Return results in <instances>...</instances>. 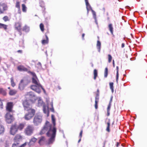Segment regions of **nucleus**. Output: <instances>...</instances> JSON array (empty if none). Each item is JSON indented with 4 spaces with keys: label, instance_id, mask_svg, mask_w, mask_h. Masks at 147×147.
Returning a JSON list of instances; mask_svg holds the SVG:
<instances>
[{
    "label": "nucleus",
    "instance_id": "1",
    "mask_svg": "<svg viewBox=\"0 0 147 147\" xmlns=\"http://www.w3.org/2000/svg\"><path fill=\"white\" fill-rule=\"evenodd\" d=\"M51 117L53 126L50 125L49 122H47L40 132V134H42L45 133L47 130H48L47 133V135L50 137L49 140V144L52 143L54 141L56 131V128L55 127V121L54 116L52 115Z\"/></svg>",
    "mask_w": 147,
    "mask_h": 147
},
{
    "label": "nucleus",
    "instance_id": "2",
    "mask_svg": "<svg viewBox=\"0 0 147 147\" xmlns=\"http://www.w3.org/2000/svg\"><path fill=\"white\" fill-rule=\"evenodd\" d=\"M33 77L32 78V82L33 83L35 84V85H32L31 86V88L33 90L35 91L36 92L39 93L41 92V89L42 88L45 91V90L42 87L40 83L39 80L37 78L35 74L32 73Z\"/></svg>",
    "mask_w": 147,
    "mask_h": 147
},
{
    "label": "nucleus",
    "instance_id": "3",
    "mask_svg": "<svg viewBox=\"0 0 147 147\" xmlns=\"http://www.w3.org/2000/svg\"><path fill=\"white\" fill-rule=\"evenodd\" d=\"M29 82V80L26 78H23L20 81L19 84L18 88L20 90H23Z\"/></svg>",
    "mask_w": 147,
    "mask_h": 147
},
{
    "label": "nucleus",
    "instance_id": "4",
    "mask_svg": "<svg viewBox=\"0 0 147 147\" xmlns=\"http://www.w3.org/2000/svg\"><path fill=\"white\" fill-rule=\"evenodd\" d=\"M27 111L28 113L25 114L24 118L26 120H28L33 117L35 114V111L34 109H30Z\"/></svg>",
    "mask_w": 147,
    "mask_h": 147
},
{
    "label": "nucleus",
    "instance_id": "5",
    "mask_svg": "<svg viewBox=\"0 0 147 147\" xmlns=\"http://www.w3.org/2000/svg\"><path fill=\"white\" fill-rule=\"evenodd\" d=\"M42 120L41 115L40 113L36 114L34 119L33 122L34 125H37L41 122Z\"/></svg>",
    "mask_w": 147,
    "mask_h": 147
},
{
    "label": "nucleus",
    "instance_id": "6",
    "mask_svg": "<svg viewBox=\"0 0 147 147\" xmlns=\"http://www.w3.org/2000/svg\"><path fill=\"white\" fill-rule=\"evenodd\" d=\"M34 129V127L32 125H28L25 129L24 133L26 135L30 136L33 134Z\"/></svg>",
    "mask_w": 147,
    "mask_h": 147
},
{
    "label": "nucleus",
    "instance_id": "7",
    "mask_svg": "<svg viewBox=\"0 0 147 147\" xmlns=\"http://www.w3.org/2000/svg\"><path fill=\"white\" fill-rule=\"evenodd\" d=\"M11 113H7L5 115L6 121L8 123H11L14 119V118Z\"/></svg>",
    "mask_w": 147,
    "mask_h": 147
},
{
    "label": "nucleus",
    "instance_id": "8",
    "mask_svg": "<svg viewBox=\"0 0 147 147\" xmlns=\"http://www.w3.org/2000/svg\"><path fill=\"white\" fill-rule=\"evenodd\" d=\"M23 105L25 110L27 111L30 109H32L31 105H30L28 101L27 100H24L23 102Z\"/></svg>",
    "mask_w": 147,
    "mask_h": 147
},
{
    "label": "nucleus",
    "instance_id": "9",
    "mask_svg": "<svg viewBox=\"0 0 147 147\" xmlns=\"http://www.w3.org/2000/svg\"><path fill=\"white\" fill-rule=\"evenodd\" d=\"M7 6L4 3L0 2V13H3L4 11L7 10Z\"/></svg>",
    "mask_w": 147,
    "mask_h": 147
},
{
    "label": "nucleus",
    "instance_id": "10",
    "mask_svg": "<svg viewBox=\"0 0 147 147\" xmlns=\"http://www.w3.org/2000/svg\"><path fill=\"white\" fill-rule=\"evenodd\" d=\"M13 104L11 102H9L7 103L6 107V110L8 111L7 113H13L14 111L12 110Z\"/></svg>",
    "mask_w": 147,
    "mask_h": 147
},
{
    "label": "nucleus",
    "instance_id": "11",
    "mask_svg": "<svg viewBox=\"0 0 147 147\" xmlns=\"http://www.w3.org/2000/svg\"><path fill=\"white\" fill-rule=\"evenodd\" d=\"M17 127L16 125H13L11 126L10 130V133L11 134L14 135L17 132Z\"/></svg>",
    "mask_w": 147,
    "mask_h": 147
},
{
    "label": "nucleus",
    "instance_id": "12",
    "mask_svg": "<svg viewBox=\"0 0 147 147\" xmlns=\"http://www.w3.org/2000/svg\"><path fill=\"white\" fill-rule=\"evenodd\" d=\"M48 106L46 107L45 106H43V111L45 113L47 114V116L48 117L49 116V111L48 106H49L48 103H47Z\"/></svg>",
    "mask_w": 147,
    "mask_h": 147
},
{
    "label": "nucleus",
    "instance_id": "13",
    "mask_svg": "<svg viewBox=\"0 0 147 147\" xmlns=\"http://www.w3.org/2000/svg\"><path fill=\"white\" fill-rule=\"evenodd\" d=\"M85 1L86 9L87 10V14H88L89 12V11L90 10H91V9H92L91 7V6L88 2V0H85Z\"/></svg>",
    "mask_w": 147,
    "mask_h": 147
},
{
    "label": "nucleus",
    "instance_id": "14",
    "mask_svg": "<svg viewBox=\"0 0 147 147\" xmlns=\"http://www.w3.org/2000/svg\"><path fill=\"white\" fill-rule=\"evenodd\" d=\"M18 69L20 71H27L28 69L23 65L18 66L17 67Z\"/></svg>",
    "mask_w": 147,
    "mask_h": 147
},
{
    "label": "nucleus",
    "instance_id": "15",
    "mask_svg": "<svg viewBox=\"0 0 147 147\" xmlns=\"http://www.w3.org/2000/svg\"><path fill=\"white\" fill-rule=\"evenodd\" d=\"M26 145V143L25 142L19 147L18 146V143L16 144L14 143L12 145V147H24Z\"/></svg>",
    "mask_w": 147,
    "mask_h": 147
},
{
    "label": "nucleus",
    "instance_id": "16",
    "mask_svg": "<svg viewBox=\"0 0 147 147\" xmlns=\"http://www.w3.org/2000/svg\"><path fill=\"white\" fill-rule=\"evenodd\" d=\"M37 139L33 137L30 140L29 143V145H31L34 144L36 141Z\"/></svg>",
    "mask_w": 147,
    "mask_h": 147
},
{
    "label": "nucleus",
    "instance_id": "17",
    "mask_svg": "<svg viewBox=\"0 0 147 147\" xmlns=\"http://www.w3.org/2000/svg\"><path fill=\"white\" fill-rule=\"evenodd\" d=\"M17 91L15 90H11L9 92V94L11 96L15 95L17 93Z\"/></svg>",
    "mask_w": 147,
    "mask_h": 147
},
{
    "label": "nucleus",
    "instance_id": "18",
    "mask_svg": "<svg viewBox=\"0 0 147 147\" xmlns=\"http://www.w3.org/2000/svg\"><path fill=\"white\" fill-rule=\"evenodd\" d=\"M43 104V102L40 98H39L37 101V106L38 107L41 106Z\"/></svg>",
    "mask_w": 147,
    "mask_h": 147
},
{
    "label": "nucleus",
    "instance_id": "19",
    "mask_svg": "<svg viewBox=\"0 0 147 147\" xmlns=\"http://www.w3.org/2000/svg\"><path fill=\"white\" fill-rule=\"evenodd\" d=\"M16 28L18 30H19L21 29V24L20 22H18L16 24Z\"/></svg>",
    "mask_w": 147,
    "mask_h": 147
},
{
    "label": "nucleus",
    "instance_id": "20",
    "mask_svg": "<svg viewBox=\"0 0 147 147\" xmlns=\"http://www.w3.org/2000/svg\"><path fill=\"white\" fill-rule=\"evenodd\" d=\"M91 11L92 12L93 17L95 20V22L96 24H98V22L96 20V13L95 11H94L93 10L91 9Z\"/></svg>",
    "mask_w": 147,
    "mask_h": 147
},
{
    "label": "nucleus",
    "instance_id": "21",
    "mask_svg": "<svg viewBox=\"0 0 147 147\" xmlns=\"http://www.w3.org/2000/svg\"><path fill=\"white\" fill-rule=\"evenodd\" d=\"M22 138V136L20 135H17L14 138V140L16 141H18L19 140L21 139Z\"/></svg>",
    "mask_w": 147,
    "mask_h": 147
},
{
    "label": "nucleus",
    "instance_id": "22",
    "mask_svg": "<svg viewBox=\"0 0 147 147\" xmlns=\"http://www.w3.org/2000/svg\"><path fill=\"white\" fill-rule=\"evenodd\" d=\"M109 30L110 31L111 34H113V27L112 24H109L108 26Z\"/></svg>",
    "mask_w": 147,
    "mask_h": 147
},
{
    "label": "nucleus",
    "instance_id": "23",
    "mask_svg": "<svg viewBox=\"0 0 147 147\" xmlns=\"http://www.w3.org/2000/svg\"><path fill=\"white\" fill-rule=\"evenodd\" d=\"M24 124L23 123L20 124L17 127L18 129L22 130L24 127Z\"/></svg>",
    "mask_w": 147,
    "mask_h": 147
},
{
    "label": "nucleus",
    "instance_id": "24",
    "mask_svg": "<svg viewBox=\"0 0 147 147\" xmlns=\"http://www.w3.org/2000/svg\"><path fill=\"white\" fill-rule=\"evenodd\" d=\"M96 45H97V48L98 49V51L99 52H100V51L101 43H100V42L99 40L97 41Z\"/></svg>",
    "mask_w": 147,
    "mask_h": 147
},
{
    "label": "nucleus",
    "instance_id": "25",
    "mask_svg": "<svg viewBox=\"0 0 147 147\" xmlns=\"http://www.w3.org/2000/svg\"><path fill=\"white\" fill-rule=\"evenodd\" d=\"M30 30L29 27L26 25H25L23 28V30L26 32H28Z\"/></svg>",
    "mask_w": 147,
    "mask_h": 147
},
{
    "label": "nucleus",
    "instance_id": "26",
    "mask_svg": "<svg viewBox=\"0 0 147 147\" xmlns=\"http://www.w3.org/2000/svg\"><path fill=\"white\" fill-rule=\"evenodd\" d=\"M10 80L11 85L13 87H14L16 85V84L14 82L13 78L11 77Z\"/></svg>",
    "mask_w": 147,
    "mask_h": 147
},
{
    "label": "nucleus",
    "instance_id": "27",
    "mask_svg": "<svg viewBox=\"0 0 147 147\" xmlns=\"http://www.w3.org/2000/svg\"><path fill=\"white\" fill-rule=\"evenodd\" d=\"M7 25L0 23V28H3L5 30L7 29Z\"/></svg>",
    "mask_w": 147,
    "mask_h": 147
},
{
    "label": "nucleus",
    "instance_id": "28",
    "mask_svg": "<svg viewBox=\"0 0 147 147\" xmlns=\"http://www.w3.org/2000/svg\"><path fill=\"white\" fill-rule=\"evenodd\" d=\"M22 10L23 12H26L27 10V7L24 4H22Z\"/></svg>",
    "mask_w": 147,
    "mask_h": 147
},
{
    "label": "nucleus",
    "instance_id": "29",
    "mask_svg": "<svg viewBox=\"0 0 147 147\" xmlns=\"http://www.w3.org/2000/svg\"><path fill=\"white\" fill-rule=\"evenodd\" d=\"M46 40H43L42 41V43L43 44H45L48 43V38L47 35H46Z\"/></svg>",
    "mask_w": 147,
    "mask_h": 147
},
{
    "label": "nucleus",
    "instance_id": "30",
    "mask_svg": "<svg viewBox=\"0 0 147 147\" xmlns=\"http://www.w3.org/2000/svg\"><path fill=\"white\" fill-rule=\"evenodd\" d=\"M94 80H95L96 79V77L97 76V71L96 69H95L94 71Z\"/></svg>",
    "mask_w": 147,
    "mask_h": 147
},
{
    "label": "nucleus",
    "instance_id": "31",
    "mask_svg": "<svg viewBox=\"0 0 147 147\" xmlns=\"http://www.w3.org/2000/svg\"><path fill=\"white\" fill-rule=\"evenodd\" d=\"M113 85V82H110L109 83L110 88L112 91V92H114Z\"/></svg>",
    "mask_w": 147,
    "mask_h": 147
},
{
    "label": "nucleus",
    "instance_id": "32",
    "mask_svg": "<svg viewBox=\"0 0 147 147\" xmlns=\"http://www.w3.org/2000/svg\"><path fill=\"white\" fill-rule=\"evenodd\" d=\"M4 130V129L2 125H0V135L3 133Z\"/></svg>",
    "mask_w": 147,
    "mask_h": 147
},
{
    "label": "nucleus",
    "instance_id": "33",
    "mask_svg": "<svg viewBox=\"0 0 147 147\" xmlns=\"http://www.w3.org/2000/svg\"><path fill=\"white\" fill-rule=\"evenodd\" d=\"M0 94H1L3 95L6 94L5 91L2 88H0Z\"/></svg>",
    "mask_w": 147,
    "mask_h": 147
},
{
    "label": "nucleus",
    "instance_id": "34",
    "mask_svg": "<svg viewBox=\"0 0 147 147\" xmlns=\"http://www.w3.org/2000/svg\"><path fill=\"white\" fill-rule=\"evenodd\" d=\"M116 69H117V75H116V81L117 82L119 78V74H118V71H119V67L118 66H117L116 67Z\"/></svg>",
    "mask_w": 147,
    "mask_h": 147
},
{
    "label": "nucleus",
    "instance_id": "35",
    "mask_svg": "<svg viewBox=\"0 0 147 147\" xmlns=\"http://www.w3.org/2000/svg\"><path fill=\"white\" fill-rule=\"evenodd\" d=\"M45 138L44 137H42L40 139L38 143L39 144L45 141Z\"/></svg>",
    "mask_w": 147,
    "mask_h": 147
},
{
    "label": "nucleus",
    "instance_id": "36",
    "mask_svg": "<svg viewBox=\"0 0 147 147\" xmlns=\"http://www.w3.org/2000/svg\"><path fill=\"white\" fill-rule=\"evenodd\" d=\"M108 74V69L107 68H106L105 69V72L104 73V76L105 78L107 77Z\"/></svg>",
    "mask_w": 147,
    "mask_h": 147
},
{
    "label": "nucleus",
    "instance_id": "37",
    "mask_svg": "<svg viewBox=\"0 0 147 147\" xmlns=\"http://www.w3.org/2000/svg\"><path fill=\"white\" fill-rule=\"evenodd\" d=\"M50 105L51 107V108H50V110L53 112H54V109L53 108V102H51L50 103Z\"/></svg>",
    "mask_w": 147,
    "mask_h": 147
},
{
    "label": "nucleus",
    "instance_id": "38",
    "mask_svg": "<svg viewBox=\"0 0 147 147\" xmlns=\"http://www.w3.org/2000/svg\"><path fill=\"white\" fill-rule=\"evenodd\" d=\"M37 67L38 68L40 69L42 68V65L41 63L38 62L36 65Z\"/></svg>",
    "mask_w": 147,
    "mask_h": 147
},
{
    "label": "nucleus",
    "instance_id": "39",
    "mask_svg": "<svg viewBox=\"0 0 147 147\" xmlns=\"http://www.w3.org/2000/svg\"><path fill=\"white\" fill-rule=\"evenodd\" d=\"M40 27L41 30L42 31H44V25L42 23L40 24Z\"/></svg>",
    "mask_w": 147,
    "mask_h": 147
},
{
    "label": "nucleus",
    "instance_id": "40",
    "mask_svg": "<svg viewBox=\"0 0 147 147\" xmlns=\"http://www.w3.org/2000/svg\"><path fill=\"white\" fill-rule=\"evenodd\" d=\"M108 62L109 63H110L112 59V57L110 55H108Z\"/></svg>",
    "mask_w": 147,
    "mask_h": 147
},
{
    "label": "nucleus",
    "instance_id": "41",
    "mask_svg": "<svg viewBox=\"0 0 147 147\" xmlns=\"http://www.w3.org/2000/svg\"><path fill=\"white\" fill-rule=\"evenodd\" d=\"M107 128L106 130L107 131L109 132L110 131V130H109V127H110V122H108L107 123Z\"/></svg>",
    "mask_w": 147,
    "mask_h": 147
},
{
    "label": "nucleus",
    "instance_id": "42",
    "mask_svg": "<svg viewBox=\"0 0 147 147\" xmlns=\"http://www.w3.org/2000/svg\"><path fill=\"white\" fill-rule=\"evenodd\" d=\"M98 101V99L97 100L96 99V100L95 101V108L96 109H97L98 107L97 104Z\"/></svg>",
    "mask_w": 147,
    "mask_h": 147
},
{
    "label": "nucleus",
    "instance_id": "43",
    "mask_svg": "<svg viewBox=\"0 0 147 147\" xmlns=\"http://www.w3.org/2000/svg\"><path fill=\"white\" fill-rule=\"evenodd\" d=\"M27 95L29 96H31L32 97L33 96H34V94L32 92H30L27 93Z\"/></svg>",
    "mask_w": 147,
    "mask_h": 147
},
{
    "label": "nucleus",
    "instance_id": "44",
    "mask_svg": "<svg viewBox=\"0 0 147 147\" xmlns=\"http://www.w3.org/2000/svg\"><path fill=\"white\" fill-rule=\"evenodd\" d=\"M3 20L5 22L8 20V17L7 16H5L3 18Z\"/></svg>",
    "mask_w": 147,
    "mask_h": 147
},
{
    "label": "nucleus",
    "instance_id": "45",
    "mask_svg": "<svg viewBox=\"0 0 147 147\" xmlns=\"http://www.w3.org/2000/svg\"><path fill=\"white\" fill-rule=\"evenodd\" d=\"M16 7L17 8H18L19 9H20V5L19 2H16Z\"/></svg>",
    "mask_w": 147,
    "mask_h": 147
},
{
    "label": "nucleus",
    "instance_id": "46",
    "mask_svg": "<svg viewBox=\"0 0 147 147\" xmlns=\"http://www.w3.org/2000/svg\"><path fill=\"white\" fill-rule=\"evenodd\" d=\"M111 104H109L108 106V107L107 108V111H110V108L111 106Z\"/></svg>",
    "mask_w": 147,
    "mask_h": 147
},
{
    "label": "nucleus",
    "instance_id": "47",
    "mask_svg": "<svg viewBox=\"0 0 147 147\" xmlns=\"http://www.w3.org/2000/svg\"><path fill=\"white\" fill-rule=\"evenodd\" d=\"M3 108V104L1 101L0 100V108Z\"/></svg>",
    "mask_w": 147,
    "mask_h": 147
},
{
    "label": "nucleus",
    "instance_id": "48",
    "mask_svg": "<svg viewBox=\"0 0 147 147\" xmlns=\"http://www.w3.org/2000/svg\"><path fill=\"white\" fill-rule=\"evenodd\" d=\"M112 99H113V96H111V97L110 100L109 104H110L111 105V103L112 101Z\"/></svg>",
    "mask_w": 147,
    "mask_h": 147
},
{
    "label": "nucleus",
    "instance_id": "49",
    "mask_svg": "<svg viewBox=\"0 0 147 147\" xmlns=\"http://www.w3.org/2000/svg\"><path fill=\"white\" fill-rule=\"evenodd\" d=\"M82 130L80 133V136H79L80 137V138H81V137H82Z\"/></svg>",
    "mask_w": 147,
    "mask_h": 147
},
{
    "label": "nucleus",
    "instance_id": "50",
    "mask_svg": "<svg viewBox=\"0 0 147 147\" xmlns=\"http://www.w3.org/2000/svg\"><path fill=\"white\" fill-rule=\"evenodd\" d=\"M113 66L114 67H115V63H114V60H113Z\"/></svg>",
    "mask_w": 147,
    "mask_h": 147
},
{
    "label": "nucleus",
    "instance_id": "51",
    "mask_svg": "<svg viewBox=\"0 0 147 147\" xmlns=\"http://www.w3.org/2000/svg\"><path fill=\"white\" fill-rule=\"evenodd\" d=\"M84 35H85L84 34H82V39H84Z\"/></svg>",
    "mask_w": 147,
    "mask_h": 147
},
{
    "label": "nucleus",
    "instance_id": "52",
    "mask_svg": "<svg viewBox=\"0 0 147 147\" xmlns=\"http://www.w3.org/2000/svg\"><path fill=\"white\" fill-rule=\"evenodd\" d=\"M124 47V43H122L121 45V47L122 48H123Z\"/></svg>",
    "mask_w": 147,
    "mask_h": 147
},
{
    "label": "nucleus",
    "instance_id": "53",
    "mask_svg": "<svg viewBox=\"0 0 147 147\" xmlns=\"http://www.w3.org/2000/svg\"><path fill=\"white\" fill-rule=\"evenodd\" d=\"M107 115L109 116V111H107Z\"/></svg>",
    "mask_w": 147,
    "mask_h": 147
},
{
    "label": "nucleus",
    "instance_id": "54",
    "mask_svg": "<svg viewBox=\"0 0 147 147\" xmlns=\"http://www.w3.org/2000/svg\"><path fill=\"white\" fill-rule=\"evenodd\" d=\"M18 53H21L22 52V51L19 50L18 51Z\"/></svg>",
    "mask_w": 147,
    "mask_h": 147
},
{
    "label": "nucleus",
    "instance_id": "55",
    "mask_svg": "<svg viewBox=\"0 0 147 147\" xmlns=\"http://www.w3.org/2000/svg\"><path fill=\"white\" fill-rule=\"evenodd\" d=\"M81 138H80V139L78 141V143H79L80 142V141L81 140Z\"/></svg>",
    "mask_w": 147,
    "mask_h": 147
},
{
    "label": "nucleus",
    "instance_id": "56",
    "mask_svg": "<svg viewBox=\"0 0 147 147\" xmlns=\"http://www.w3.org/2000/svg\"><path fill=\"white\" fill-rule=\"evenodd\" d=\"M102 9H103V10L104 11H105V8H103Z\"/></svg>",
    "mask_w": 147,
    "mask_h": 147
},
{
    "label": "nucleus",
    "instance_id": "57",
    "mask_svg": "<svg viewBox=\"0 0 147 147\" xmlns=\"http://www.w3.org/2000/svg\"><path fill=\"white\" fill-rule=\"evenodd\" d=\"M119 145V144L118 143H117V146H118Z\"/></svg>",
    "mask_w": 147,
    "mask_h": 147
},
{
    "label": "nucleus",
    "instance_id": "58",
    "mask_svg": "<svg viewBox=\"0 0 147 147\" xmlns=\"http://www.w3.org/2000/svg\"><path fill=\"white\" fill-rule=\"evenodd\" d=\"M8 89H10V88L9 87H8Z\"/></svg>",
    "mask_w": 147,
    "mask_h": 147
},
{
    "label": "nucleus",
    "instance_id": "59",
    "mask_svg": "<svg viewBox=\"0 0 147 147\" xmlns=\"http://www.w3.org/2000/svg\"><path fill=\"white\" fill-rule=\"evenodd\" d=\"M98 90H97V92H98Z\"/></svg>",
    "mask_w": 147,
    "mask_h": 147
}]
</instances>
